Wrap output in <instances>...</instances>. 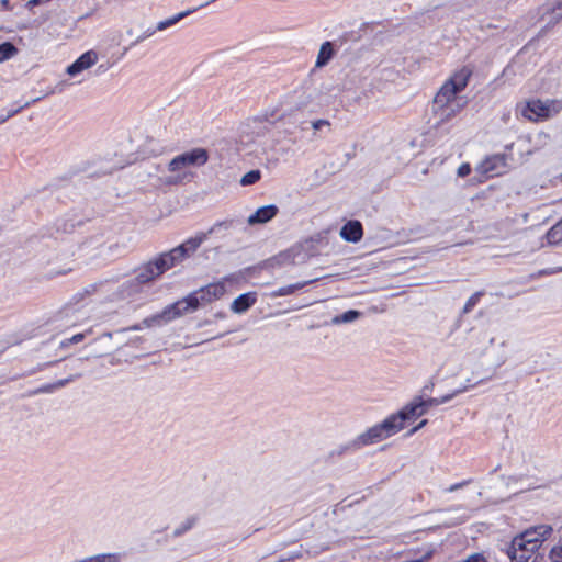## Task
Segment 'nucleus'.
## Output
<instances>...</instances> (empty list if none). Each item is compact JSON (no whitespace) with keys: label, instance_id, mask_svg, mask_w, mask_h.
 Listing matches in <instances>:
<instances>
[{"label":"nucleus","instance_id":"obj_44","mask_svg":"<svg viewBox=\"0 0 562 562\" xmlns=\"http://www.w3.org/2000/svg\"><path fill=\"white\" fill-rule=\"evenodd\" d=\"M57 361H49V362H46V363H42V364H38L35 369H33L32 371L29 372V374H33L35 372H38V371H42L44 370L45 368H48V367H52L56 363Z\"/></svg>","mask_w":562,"mask_h":562},{"label":"nucleus","instance_id":"obj_19","mask_svg":"<svg viewBox=\"0 0 562 562\" xmlns=\"http://www.w3.org/2000/svg\"><path fill=\"white\" fill-rule=\"evenodd\" d=\"M336 49L334 47V42L326 41L324 42L318 50L315 67L323 68L325 67L335 56Z\"/></svg>","mask_w":562,"mask_h":562},{"label":"nucleus","instance_id":"obj_53","mask_svg":"<svg viewBox=\"0 0 562 562\" xmlns=\"http://www.w3.org/2000/svg\"><path fill=\"white\" fill-rule=\"evenodd\" d=\"M513 145H514L513 143H512L510 145H507V146H506V149H512V148H513Z\"/></svg>","mask_w":562,"mask_h":562},{"label":"nucleus","instance_id":"obj_37","mask_svg":"<svg viewBox=\"0 0 562 562\" xmlns=\"http://www.w3.org/2000/svg\"><path fill=\"white\" fill-rule=\"evenodd\" d=\"M423 408L425 409V414L428 412V409L430 407H434V406H438L440 405L439 404V401H438V397H428V398H423Z\"/></svg>","mask_w":562,"mask_h":562},{"label":"nucleus","instance_id":"obj_36","mask_svg":"<svg viewBox=\"0 0 562 562\" xmlns=\"http://www.w3.org/2000/svg\"><path fill=\"white\" fill-rule=\"evenodd\" d=\"M54 383L43 384L34 391V394H48L55 392Z\"/></svg>","mask_w":562,"mask_h":562},{"label":"nucleus","instance_id":"obj_32","mask_svg":"<svg viewBox=\"0 0 562 562\" xmlns=\"http://www.w3.org/2000/svg\"><path fill=\"white\" fill-rule=\"evenodd\" d=\"M86 337V333H79V334H76L74 335L72 337L70 338H67V339H64L60 341L59 344V347L60 348H66L72 344H79Z\"/></svg>","mask_w":562,"mask_h":562},{"label":"nucleus","instance_id":"obj_1","mask_svg":"<svg viewBox=\"0 0 562 562\" xmlns=\"http://www.w3.org/2000/svg\"><path fill=\"white\" fill-rule=\"evenodd\" d=\"M468 85V75L456 74L447 80L436 93L432 103V112L438 117V124L445 123L453 117L460 110L457 102V94Z\"/></svg>","mask_w":562,"mask_h":562},{"label":"nucleus","instance_id":"obj_29","mask_svg":"<svg viewBox=\"0 0 562 562\" xmlns=\"http://www.w3.org/2000/svg\"><path fill=\"white\" fill-rule=\"evenodd\" d=\"M37 100H40V98L33 99L31 101H25L23 103L18 102L14 106H12V108H10L8 110H4L5 116L7 117H12L16 113H19L21 110L30 106L32 103H34Z\"/></svg>","mask_w":562,"mask_h":562},{"label":"nucleus","instance_id":"obj_49","mask_svg":"<svg viewBox=\"0 0 562 562\" xmlns=\"http://www.w3.org/2000/svg\"><path fill=\"white\" fill-rule=\"evenodd\" d=\"M10 117H7L5 116V113H4V110L0 113V124L1 123H4L7 120H9Z\"/></svg>","mask_w":562,"mask_h":562},{"label":"nucleus","instance_id":"obj_40","mask_svg":"<svg viewBox=\"0 0 562 562\" xmlns=\"http://www.w3.org/2000/svg\"><path fill=\"white\" fill-rule=\"evenodd\" d=\"M434 387H435V382L432 380H430L428 383H426L420 391V395H423V398L425 396H427L429 393H431L434 391Z\"/></svg>","mask_w":562,"mask_h":562},{"label":"nucleus","instance_id":"obj_55","mask_svg":"<svg viewBox=\"0 0 562 562\" xmlns=\"http://www.w3.org/2000/svg\"><path fill=\"white\" fill-rule=\"evenodd\" d=\"M490 344L493 345L494 344V338H491L490 339Z\"/></svg>","mask_w":562,"mask_h":562},{"label":"nucleus","instance_id":"obj_22","mask_svg":"<svg viewBox=\"0 0 562 562\" xmlns=\"http://www.w3.org/2000/svg\"><path fill=\"white\" fill-rule=\"evenodd\" d=\"M194 11H196L195 8L187 10V11H182L171 18H168L166 20L158 22L155 27L157 31H164V30L175 25L176 23H178L179 21H181L183 18L188 16L189 14L193 13Z\"/></svg>","mask_w":562,"mask_h":562},{"label":"nucleus","instance_id":"obj_30","mask_svg":"<svg viewBox=\"0 0 562 562\" xmlns=\"http://www.w3.org/2000/svg\"><path fill=\"white\" fill-rule=\"evenodd\" d=\"M482 295H483V292H481V291L473 293L465 302V304L463 306V313L464 314L470 313L474 308V306L480 302V299Z\"/></svg>","mask_w":562,"mask_h":562},{"label":"nucleus","instance_id":"obj_21","mask_svg":"<svg viewBox=\"0 0 562 562\" xmlns=\"http://www.w3.org/2000/svg\"><path fill=\"white\" fill-rule=\"evenodd\" d=\"M318 279H312L307 281L296 282L285 286H281L270 293L271 297H280L292 295L295 291L303 289L304 286L316 282Z\"/></svg>","mask_w":562,"mask_h":562},{"label":"nucleus","instance_id":"obj_13","mask_svg":"<svg viewBox=\"0 0 562 562\" xmlns=\"http://www.w3.org/2000/svg\"><path fill=\"white\" fill-rule=\"evenodd\" d=\"M506 167V158L504 155H493L486 157L483 161L479 164L476 170L486 176L494 177L501 175Z\"/></svg>","mask_w":562,"mask_h":562},{"label":"nucleus","instance_id":"obj_4","mask_svg":"<svg viewBox=\"0 0 562 562\" xmlns=\"http://www.w3.org/2000/svg\"><path fill=\"white\" fill-rule=\"evenodd\" d=\"M562 111V101L532 99L520 108V114L532 122L546 121Z\"/></svg>","mask_w":562,"mask_h":562},{"label":"nucleus","instance_id":"obj_20","mask_svg":"<svg viewBox=\"0 0 562 562\" xmlns=\"http://www.w3.org/2000/svg\"><path fill=\"white\" fill-rule=\"evenodd\" d=\"M542 18H548L547 24H555L562 19V0H554L542 8Z\"/></svg>","mask_w":562,"mask_h":562},{"label":"nucleus","instance_id":"obj_14","mask_svg":"<svg viewBox=\"0 0 562 562\" xmlns=\"http://www.w3.org/2000/svg\"><path fill=\"white\" fill-rule=\"evenodd\" d=\"M98 60V55L93 50H88L80 55L72 64H70L66 71L69 76L74 77L83 70L93 66Z\"/></svg>","mask_w":562,"mask_h":562},{"label":"nucleus","instance_id":"obj_46","mask_svg":"<svg viewBox=\"0 0 562 562\" xmlns=\"http://www.w3.org/2000/svg\"><path fill=\"white\" fill-rule=\"evenodd\" d=\"M144 327H146V326L144 325V321H143L140 324H135V325L128 327L126 330L136 331V330H142Z\"/></svg>","mask_w":562,"mask_h":562},{"label":"nucleus","instance_id":"obj_48","mask_svg":"<svg viewBox=\"0 0 562 562\" xmlns=\"http://www.w3.org/2000/svg\"><path fill=\"white\" fill-rule=\"evenodd\" d=\"M0 3L4 10H11L10 0H1Z\"/></svg>","mask_w":562,"mask_h":562},{"label":"nucleus","instance_id":"obj_15","mask_svg":"<svg viewBox=\"0 0 562 562\" xmlns=\"http://www.w3.org/2000/svg\"><path fill=\"white\" fill-rule=\"evenodd\" d=\"M538 549L539 548H533V544L527 543H524V546L518 548L515 544L514 538L507 553L513 562H529Z\"/></svg>","mask_w":562,"mask_h":562},{"label":"nucleus","instance_id":"obj_41","mask_svg":"<svg viewBox=\"0 0 562 562\" xmlns=\"http://www.w3.org/2000/svg\"><path fill=\"white\" fill-rule=\"evenodd\" d=\"M470 482H471V480H465V481L452 484L449 487L445 488V491L448 492V493H452V492H454V491H457V490L468 485Z\"/></svg>","mask_w":562,"mask_h":562},{"label":"nucleus","instance_id":"obj_50","mask_svg":"<svg viewBox=\"0 0 562 562\" xmlns=\"http://www.w3.org/2000/svg\"><path fill=\"white\" fill-rule=\"evenodd\" d=\"M209 324H211V321L205 319V321H203V322H200L198 326H199V327H202V326H204V325H209Z\"/></svg>","mask_w":562,"mask_h":562},{"label":"nucleus","instance_id":"obj_16","mask_svg":"<svg viewBox=\"0 0 562 562\" xmlns=\"http://www.w3.org/2000/svg\"><path fill=\"white\" fill-rule=\"evenodd\" d=\"M362 236L363 227L357 220L348 221L340 229V237L348 243H358Z\"/></svg>","mask_w":562,"mask_h":562},{"label":"nucleus","instance_id":"obj_39","mask_svg":"<svg viewBox=\"0 0 562 562\" xmlns=\"http://www.w3.org/2000/svg\"><path fill=\"white\" fill-rule=\"evenodd\" d=\"M78 375H70L69 378L58 380L54 382L55 390L61 389L66 386L68 383L72 382Z\"/></svg>","mask_w":562,"mask_h":562},{"label":"nucleus","instance_id":"obj_43","mask_svg":"<svg viewBox=\"0 0 562 562\" xmlns=\"http://www.w3.org/2000/svg\"><path fill=\"white\" fill-rule=\"evenodd\" d=\"M471 172V167L469 164H462L459 168H458V176L459 177H465L468 176L469 173Z\"/></svg>","mask_w":562,"mask_h":562},{"label":"nucleus","instance_id":"obj_7","mask_svg":"<svg viewBox=\"0 0 562 562\" xmlns=\"http://www.w3.org/2000/svg\"><path fill=\"white\" fill-rule=\"evenodd\" d=\"M209 153L204 148H194L176 156L168 165L171 172H178L187 167H201L207 162Z\"/></svg>","mask_w":562,"mask_h":562},{"label":"nucleus","instance_id":"obj_31","mask_svg":"<svg viewBox=\"0 0 562 562\" xmlns=\"http://www.w3.org/2000/svg\"><path fill=\"white\" fill-rule=\"evenodd\" d=\"M234 224L233 220L220 221L213 224V226L205 233L209 235L217 233L220 229H229Z\"/></svg>","mask_w":562,"mask_h":562},{"label":"nucleus","instance_id":"obj_42","mask_svg":"<svg viewBox=\"0 0 562 562\" xmlns=\"http://www.w3.org/2000/svg\"><path fill=\"white\" fill-rule=\"evenodd\" d=\"M330 123L329 121L327 120H316V121H313L312 122V127L315 130V131H318L321 130L322 127L324 126H329Z\"/></svg>","mask_w":562,"mask_h":562},{"label":"nucleus","instance_id":"obj_18","mask_svg":"<svg viewBox=\"0 0 562 562\" xmlns=\"http://www.w3.org/2000/svg\"><path fill=\"white\" fill-rule=\"evenodd\" d=\"M257 302L256 292H247L237 296L231 304V310L236 314L247 312Z\"/></svg>","mask_w":562,"mask_h":562},{"label":"nucleus","instance_id":"obj_8","mask_svg":"<svg viewBox=\"0 0 562 562\" xmlns=\"http://www.w3.org/2000/svg\"><path fill=\"white\" fill-rule=\"evenodd\" d=\"M206 238L207 234L200 233L194 237L188 238L182 244L169 251H166L165 254L167 255L170 263L175 267L194 254L201 244L206 240Z\"/></svg>","mask_w":562,"mask_h":562},{"label":"nucleus","instance_id":"obj_51","mask_svg":"<svg viewBox=\"0 0 562 562\" xmlns=\"http://www.w3.org/2000/svg\"><path fill=\"white\" fill-rule=\"evenodd\" d=\"M473 385H470V384H462L460 387H465V392L472 387Z\"/></svg>","mask_w":562,"mask_h":562},{"label":"nucleus","instance_id":"obj_33","mask_svg":"<svg viewBox=\"0 0 562 562\" xmlns=\"http://www.w3.org/2000/svg\"><path fill=\"white\" fill-rule=\"evenodd\" d=\"M465 392V387H458L453 392L449 393V394H446L441 397H438V401H439V404H446L448 403L449 401H451L452 398H454L457 395L461 394V393H464Z\"/></svg>","mask_w":562,"mask_h":562},{"label":"nucleus","instance_id":"obj_9","mask_svg":"<svg viewBox=\"0 0 562 562\" xmlns=\"http://www.w3.org/2000/svg\"><path fill=\"white\" fill-rule=\"evenodd\" d=\"M423 395L415 396L412 402L406 404L402 409L397 413L390 415L393 424L398 427V431L404 428V424L407 420H414L423 415H425V409L423 408Z\"/></svg>","mask_w":562,"mask_h":562},{"label":"nucleus","instance_id":"obj_5","mask_svg":"<svg viewBox=\"0 0 562 562\" xmlns=\"http://www.w3.org/2000/svg\"><path fill=\"white\" fill-rule=\"evenodd\" d=\"M188 302L189 296L187 295L183 299L167 305L160 313L146 317L144 319V325L147 327L162 326L187 313L194 312L195 310L193 307L187 305Z\"/></svg>","mask_w":562,"mask_h":562},{"label":"nucleus","instance_id":"obj_12","mask_svg":"<svg viewBox=\"0 0 562 562\" xmlns=\"http://www.w3.org/2000/svg\"><path fill=\"white\" fill-rule=\"evenodd\" d=\"M76 310L72 306H66L60 310L49 322L54 330L64 331L74 327L79 323V318L75 315Z\"/></svg>","mask_w":562,"mask_h":562},{"label":"nucleus","instance_id":"obj_26","mask_svg":"<svg viewBox=\"0 0 562 562\" xmlns=\"http://www.w3.org/2000/svg\"><path fill=\"white\" fill-rule=\"evenodd\" d=\"M18 48L11 42L0 44V63H4L15 56Z\"/></svg>","mask_w":562,"mask_h":562},{"label":"nucleus","instance_id":"obj_6","mask_svg":"<svg viewBox=\"0 0 562 562\" xmlns=\"http://www.w3.org/2000/svg\"><path fill=\"white\" fill-rule=\"evenodd\" d=\"M171 268H173V266L168 260L167 255L162 252L155 257L153 260H149L148 262L138 267L136 270L135 281L138 284L149 283Z\"/></svg>","mask_w":562,"mask_h":562},{"label":"nucleus","instance_id":"obj_47","mask_svg":"<svg viewBox=\"0 0 562 562\" xmlns=\"http://www.w3.org/2000/svg\"><path fill=\"white\" fill-rule=\"evenodd\" d=\"M97 291V284H90L85 289V294H91Z\"/></svg>","mask_w":562,"mask_h":562},{"label":"nucleus","instance_id":"obj_38","mask_svg":"<svg viewBox=\"0 0 562 562\" xmlns=\"http://www.w3.org/2000/svg\"><path fill=\"white\" fill-rule=\"evenodd\" d=\"M52 0H29L26 3H25V9H27L29 11H32L35 7L37 5H42V4H46L48 2H50Z\"/></svg>","mask_w":562,"mask_h":562},{"label":"nucleus","instance_id":"obj_17","mask_svg":"<svg viewBox=\"0 0 562 562\" xmlns=\"http://www.w3.org/2000/svg\"><path fill=\"white\" fill-rule=\"evenodd\" d=\"M278 212L279 209L274 204L263 205L252 213L247 222L249 225L265 224L276 217Z\"/></svg>","mask_w":562,"mask_h":562},{"label":"nucleus","instance_id":"obj_52","mask_svg":"<svg viewBox=\"0 0 562 562\" xmlns=\"http://www.w3.org/2000/svg\"><path fill=\"white\" fill-rule=\"evenodd\" d=\"M554 271H547V270H543L541 271V274H549V273H553Z\"/></svg>","mask_w":562,"mask_h":562},{"label":"nucleus","instance_id":"obj_10","mask_svg":"<svg viewBox=\"0 0 562 562\" xmlns=\"http://www.w3.org/2000/svg\"><path fill=\"white\" fill-rule=\"evenodd\" d=\"M552 533V527L548 525H540L515 537V544L519 548L527 544H533V548H540L541 543L550 537Z\"/></svg>","mask_w":562,"mask_h":562},{"label":"nucleus","instance_id":"obj_28","mask_svg":"<svg viewBox=\"0 0 562 562\" xmlns=\"http://www.w3.org/2000/svg\"><path fill=\"white\" fill-rule=\"evenodd\" d=\"M37 100H40V98L33 99L31 101H25L23 103L18 102L14 106H12V108H10L8 110H4L5 116L7 117H12L16 113H19L21 110L30 106L32 103H34Z\"/></svg>","mask_w":562,"mask_h":562},{"label":"nucleus","instance_id":"obj_45","mask_svg":"<svg viewBox=\"0 0 562 562\" xmlns=\"http://www.w3.org/2000/svg\"><path fill=\"white\" fill-rule=\"evenodd\" d=\"M428 420L427 419H423L416 427H414L411 431H409V435H413L415 432H417L419 429H422L423 427H425L427 425Z\"/></svg>","mask_w":562,"mask_h":562},{"label":"nucleus","instance_id":"obj_54","mask_svg":"<svg viewBox=\"0 0 562 562\" xmlns=\"http://www.w3.org/2000/svg\"><path fill=\"white\" fill-rule=\"evenodd\" d=\"M223 336H224V334H220V335L215 336L213 339L221 338Z\"/></svg>","mask_w":562,"mask_h":562},{"label":"nucleus","instance_id":"obj_34","mask_svg":"<svg viewBox=\"0 0 562 562\" xmlns=\"http://www.w3.org/2000/svg\"><path fill=\"white\" fill-rule=\"evenodd\" d=\"M157 32L156 27L151 29L148 27L146 31H144L132 44L131 46H135L139 44L140 42L145 41L146 38L153 36Z\"/></svg>","mask_w":562,"mask_h":562},{"label":"nucleus","instance_id":"obj_27","mask_svg":"<svg viewBox=\"0 0 562 562\" xmlns=\"http://www.w3.org/2000/svg\"><path fill=\"white\" fill-rule=\"evenodd\" d=\"M260 176H261V173L259 170H250L241 177L240 184L241 186L254 184L260 179Z\"/></svg>","mask_w":562,"mask_h":562},{"label":"nucleus","instance_id":"obj_23","mask_svg":"<svg viewBox=\"0 0 562 562\" xmlns=\"http://www.w3.org/2000/svg\"><path fill=\"white\" fill-rule=\"evenodd\" d=\"M360 315H361V313L359 311L349 310V311L344 312L340 315H336L335 317H333L330 321V324L340 325V324L352 323L356 319H358L360 317Z\"/></svg>","mask_w":562,"mask_h":562},{"label":"nucleus","instance_id":"obj_25","mask_svg":"<svg viewBox=\"0 0 562 562\" xmlns=\"http://www.w3.org/2000/svg\"><path fill=\"white\" fill-rule=\"evenodd\" d=\"M196 522V518L191 516V517H188L186 518L183 521H181L172 531V536L175 538L177 537H181L182 535H184L186 532H188L189 530H191L193 528V526L195 525Z\"/></svg>","mask_w":562,"mask_h":562},{"label":"nucleus","instance_id":"obj_35","mask_svg":"<svg viewBox=\"0 0 562 562\" xmlns=\"http://www.w3.org/2000/svg\"><path fill=\"white\" fill-rule=\"evenodd\" d=\"M552 562H562V546L553 547L550 551Z\"/></svg>","mask_w":562,"mask_h":562},{"label":"nucleus","instance_id":"obj_24","mask_svg":"<svg viewBox=\"0 0 562 562\" xmlns=\"http://www.w3.org/2000/svg\"><path fill=\"white\" fill-rule=\"evenodd\" d=\"M546 237L550 245H558L562 241V218L547 232Z\"/></svg>","mask_w":562,"mask_h":562},{"label":"nucleus","instance_id":"obj_2","mask_svg":"<svg viewBox=\"0 0 562 562\" xmlns=\"http://www.w3.org/2000/svg\"><path fill=\"white\" fill-rule=\"evenodd\" d=\"M398 432V427L393 424L390 416L384 420L367 429L353 440L340 446L339 453L355 452L366 446L380 442Z\"/></svg>","mask_w":562,"mask_h":562},{"label":"nucleus","instance_id":"obj_3","mask_svg":"<svg viewBox=\"0 0 562 562\" xmlns=\"http://www.w3.org/2000/svg\"><path fill=\"white\" fill-rule=\"evenodd\" d=\"M238 278L235 274L224 277L221 281L210 283L188 294L189 302L187 305L195 311L201 306L221 299L226 292V282H234Z\"/></svg>","mask_w":562,"mask_h":562},{"label":"nucleus","instance_id":"obj_11","mask_svg":"<svg viewBox=\"0 0 562 562\" xmlns=\"http://www.w3.org/2000/svg\"><path fill=\"white\" fill-rule=\"evenodd\" d=\"M314 241V238L306 240L304 244L292 247L291 249L280 252L277 257L272 259V262L276 265H299L305 262L307 258L312 256V254L305 251L302 254L305 248H308V245Z\"/></svg>","mask_w":562,"mask_h":562}]
</instances>
